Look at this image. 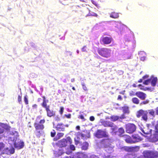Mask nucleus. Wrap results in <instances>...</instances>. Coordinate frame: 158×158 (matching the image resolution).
<instances>
[{
  "mask_svg": "<svg viewBox=\"0 0 158 158\" xmlns=\"http://www.w3.org/2000/svg\"><path fill=\"white\" fill-rule=\"evenodd\" d=\"M148 112L151 115L153 116L155 114V111L153 109H151L150 110H148Z\"/></svg>",
  "mask_w": 158,
  "mask_h": 158,
  "instance_id": "obj_37",
  "label": "nucleus"
},
{
  "mask_svg": "<svg viewBox=\"0 0 158 158\" xmlns=\"http://www.w3.org/2000/svg\"><path fill=\"white\" fill-rule=\"evenodd\" d=\"M89 119L91 121H93L94 120V117L93 116H91L90 117Z\"/></svg>",
  "mask_w": 158,
  "mask_h": 158,
  "instance_id": "obj_51",
  "label": "nucleus"
},
{
  "mask_svg": "<svg viewBox=\"0 0 158 158\" xmlns=\"http://www.w3.org/2000/svg\"><path fill=\"white\" fill-rule=\"evenodd\" d=\"M88 146V143L86 142H84L83 144L82 148L83 150H86L87 149Z\"/></svg>",
  "mask_w": 158,
  "mask_h": 158,
  "instance_id": "obj_29",
  "label": "nucleus"
},
{
  "mask_svg": "<svg viewBox=\"0 0 158 158\" xmlns=\"http://www.w3.org/2000/svg\"><path fill=\"white\" fill-rule=\"evenodd\" d=\"M75 141V143L76 145H77L79 143V141L78 140H77L76 139H74Z\"/></svg>",
  "mask_w": 158,
  "mask_h": 158,
  "instance_id": "obj_53",
  "label": "nucleus"
},
{
  "mask_svg": "<svg viewBox=\"0 0 158 158\" xmlns=\"http://www.w3.org/2000/svg\"><path fill=\"white\" fill-rule=\"evenodd\" d=\"M80 127L79 126H77L76 127V129L77 130H79L80 129Z\"/></svg>",
  "mask_w": 158,
  "mask_h": 158,
  "instance_id": "obj_62",
  "label": "nucleus"
},
{
  "mask_svg": "<svg viewBox=\"0 0 158 158\" xmlns=\"http://www.w3.org/2000/svg\"><path fill=\"white\" fill-rule=\"evenodd\" d=\"M136 95L142 100H144L146 98V94L141 92H138L136 93Z\"/></svg>",
  "mask_w": 158,
  "mask_h": 158,
  "instance_id": "obj_16",
  "label": "nucleus"
},
{
  "mask_svg": "<svg viewBox=\"0 0 158 158\" xmlns=\"http://www.w3.org/2000/svg\"><path fill=\"white\" fill-rule=\"evenodd\" d=\"M56 130L59 131H63L64 129V126L62 124L59 123L58 124L56 127Z\"/></svg>",
  "mask_w": 158,
  "mask_h": 158,
  "instance_id": "obj_23",
  "label": "nucleus"
},
{
  "mask_svg": "<svg viewBox=\"0 0 158 158\" xmlns=\"http://www.w3.org/2000/svg\"><path fill=\"white\" fill-rule=\"evenodd\" d=\"M32 107L34 108H36L37 107V105L36 104L33 105L32 106Z\"/></svg>",
  "mask_w": 158,
  "mask_h": 158,
  "instance_id": "obj_60",
  "label": "nucleus"
},
{
  "mask_svg": "<svg viewBox=\"0 0 158 158\" xmlns=\"http://www.w3.org/2000/svg\"><path fill=\"white\" fill-rule=\"evenodd\" d=\"M119 16L118 14L115 12H112L110 14V17L114 18H117Z\"/></svg>",
  "mask_w": 158,
  "mask_h": 158,
  "instance_id": "obj_28",
  "label": "nucleus"
},
{
  "mask_svg": "<svg viewBox=\"0 0 158 158\" xmlns=\"http://www.w3.org/2000/svg\"><path fill=\"white\" fill-rule=\"evenodd\" d=\"M98 52L102 56L107 58L110 56L111 51L106 48H102L98 49Z\"/></svg>",
  "mask_w": 158,
  "mask_h": 158,
  "instance_id": "obj_3",
  "label": "nucleus"
},
{
  "mask_svg": "<svg viewBox=\"0 0 158 158\" xmlns=\"http://www.w3.org/2000/svg\"><path fill=\"white\" fill-rule=\"evenodd\" d=\"M118 100H120L122 99L121 97V96L120 95H119L118 96Z\"/></svg>",
  "mask_w": 158,
  "mask_h": 158,
  "instance_id": "obj_59",
  "label": "nucleus"
},
{
  "mask_svg": "<svg viewBox=\"0 0 158 158\" xmlns=\"http://www.w3.org/2000/svg\"><path fill=\"white\" fill-rule=\"evenodd\" d=\"M156 113L158 115V107H157L156 109Z\"/></svg>",
  "mask_w": 158,
  "mask_h": 158,
  "instance_id": "obj_57",
  "label": "nucleus"
},
{
  "mask_svg": "<svg viewBox=\"0 0 158 158\" xmlns=\"http://www.w3.org/2000/svg\"><path fill=\"white\" fill-rule=\"evenodd\" d=\"M70 150L69 151H66V153L67 154H69L72 152V151H74L75 149V146L73 145H70Z\"/></svg>",
  "mask_w": 158,
  "mask_h": 158,
  "instance_id": "obj_27",
  "label": "nucleus"
},
{
  "mask_svg": "<svg viewBox=\"0 0 158 158\" xmlns=\"http://www.w3.org/2000/svg\"><path fill=\"white\" fill-rule=\"evenodd\" d=\"M8 125L3 123H0V134L2 133L4 131V129H7Z\"/></svg>",
  "mask_w": 158,
  "mask_h": 158,
  "instance_id": "obj_20",
  "label": "nucleus"
},
{
  "mask_svg": "<svg viewBox=\"0 0 158 158\" xmlns=\"http://www.w3.org/2000/svg\"><path fill=\"white\" fill-rule=\"evenodd\" d=\"M106 132L102 130H98L96 134V136L98 138L106 137Z\"/></svg>",
  "mask_w": 158,
  "mask_h": 158,
  "instance_id": "obj_11",
  "label": "nucleus"
},
{
  "mask_svg": "<svg viewBox=\"0 0 158 158\" xmlns=\"http://www.w3.org/2000/svg\"><path fill=\"white\" fill-rule=\"evenodd\" d=\"M64 158H77L76 156H75V155L73 157H68V156H66Z\"/></svg>",
  "mask_w": 158,
  "mask_h": 158,
  "instance_id": "obj_55",
  "label": "nucleus"
},
{
  "mask_svg": "<svg viewBox=\"0 0 158 158\" xmlns=\"http://www.w3.org/2000/svg\"><path fill=\"white\" fill-rule=\"evenodd\" d=\"M64 135V133H58L57 135H56L55 138H54V140H56L60 138H61Z\"/></svg>",
  "mask_w": 158,
  "mask_h": 158,
  "instance_id": "obj_26",
  "label": "nucleus"
},
{
  "mask_svg": "<svg viewBox=\"0 0 158 158\" xmlns=\"http://www.w3.org/2000/svg\"><path fill=\"white\" fill-rule=\"evenodd\" d=\"M119 117L117 116H113L110 117V118L112 121H114L118 119Z\"/></svg>",
  "mask_w": 158,
  "mask_h": 158,
  "instance_id": "obj_32",
  "label": "nucleus"
},
{
  "mask_svg": "<svg viewBox=\"0 0 158 158\" xmlns=\"http://www.w3.org/2000/svg\"><path fill=\"white\" fill-rule=\"evenodd\" d=\"M67 142H68L69 143L71 144L72 142V140L71 138L69 137H68L67 138V139H66Z\"/></svg>",
  "mask_w": 158,
  "mask_h": 158,
  "instance_id": "obj_38",
  "label": "nucleus"
},
{
  "mask_svg": "<svg viewBox=\"0 0 158 158\" xmlns=\"http://www.w3.org/2000/svg\"><path fill=\"white\" fill-rule=\"evenodd\" d=\"M129 95L131 96H133L136 95V93L134 91H131L129 92Z\"/></svg>",
  "mask_w": 158,
  "mask_h": 158,
  "instance_id": "obj_40",
  "label": "nucleus"
},
{
  "mask_svg": "<svg viewBox=\"0 0 158 158\" xmlns=\"http://www.w3.org/2000/svg\"><path fill=\"white\" fill-rule=\"evenodd\" d=\"M67 144V142L65 139H63L60 141L58 143V146L60 147H63L66 146Z\"/></svg>",
  "mask_w": 158,
  "mask_h": 158,
  "instance_id": "obj_13",
  "label": "nucleus"
},
{
  "mask_svg": "<svg viewBox=\"0 0 158 158\" xmlns=\"http://www.w3.org/2000/svg\"><path fill=\"white\" fill-rule=\"evenodd\" d=\"M19 136L18 133L15 131L13 134L10 135L8 139V143L12 145L14 144L15 147L18 149H21L24 146L23 142L18 139Z\"/></svg>",
  "mask_w": 158,
  "mask_h": 158,
  "instance_id": "obj_1",
  "label": "nucleus"
},
{
  "mask_svg": "<svg viewBox=\"0 0 158 158\" xmlns=\"http://www.w3.org/2000/svg\"><path fill=\"white\" fill-rule=\"evenodd\" d=\"M143 155L147 158H156L158 157V152L144 151L143 152Z\"/></svg>",
  "mask_w": 158,
  "mask_h": 158,
  "instance_id": "obj_4",
  "label": "nucleus"
},
{
  "mask_svg": "<svg viewBox=\"0 0 158 158\" xmlns=\"http://www.w3.org/2000/svg\"><path fill=\"white\" fill-rule=\"evenodd\" d=\"M132 101L134 103L136 104H138L139 102V100L137 98H133Z\"/></svg>",
  "mask_w": 158,
  "mask_h": 158,
  "instance_id": "obj_34",
  "label": "nucleus"
},
{
  "mask_svg": "<svg viewBox=\"0 0 158 158\" xmlns=\"http://www.w3.org/2000/svg\"><path fill=\"white\" fill-rule=\"evenodd\" d=\"M113 25L116 28L114 30L116 31L120 30L123 26V25L120 22H114L113 23Z\"/></svg>",
  "mask_w": 158,
  "mask_h": 158,
  "instance_id": "obj_10",
  "label": "nucleus"
},
{
  "mask_svg": "<svg viewBox=\"0 0 158 158\" xmlns=\"http://www.w3.org/2000/svg\"><path fill=\"white\" fill-rule=\"evenodd\" d=\"M139 149V147H136L134 148H133V150L135 151H137Z\"/></svg>",
  "mask_w": 158,
  "mask_h": 158,
  "instance_id": "obj_48",
  "label": "nucleus"
},
{
  "mask_svg": "<svg viewBox=\"0 0 158 158\" xmlns=\"http://www.w3.org/2000/svg\"><path fill=\"white\" fill-rule=\"evenodd\" d=\"M146 56H140V60L142 61H144L146 58Z\"/></svg>",
  "mask_w": 158,
  "mask_h": 158,
  "instance_id": "obj_44",
  "label": "nucleus"
},
{
  "mask_svg": "<svg viewBox=\"0 0 158 158\" xmlns=\"http://www.w3.org/2000/svg\"><path fill=\"white\" fill-rule=\"evenodd\" d=\"M24 102H25L26 104H28V100H27V96H25L24 97Z\"/></svg>",
  "mask_w": 158,
  "mask_h": 158,
  "instance_id": "obj_47",
  "label": "nucleus"
},
{
  "mask_svg": "<svg viewBox=\"0 0 158 158\" xmlns=\"http://www.w3.org/2000/svg\"><path fill=\"white\" fill-rule=\"evenodd\" d=\"M34 126L35 127L36 130L39 132V130H42L44 128V125L42 124H39L36 122L34 124Z\"/></svg>",
  "mask_w": 158,
  "mask_h": 158,
  "instance_id": "obj_21",
  "label": "nucleus"
},
{
  "mask_svg": "<svg viewBox=\"0 0 158 158\" xmlns=\"http://www.w3.org/2000/svg\"><path fill=\"white\" fill-rule=\"evenodd\" d=\"M64 110V108L63 107L61 106L60 107V114L62 115V114Z\"/></svg>",
  "mask_w": 158,
  "mask_h": 158,
  "instance_id": "obj_43",
  "label": "nucleus"
},
{
  "mask_svg": "<svg viewBox=\"0 0 158 158\" xmlns=\"http://www.w3.org/2000/svg\"><path fill=\"white\" fill-rule=\"evenodd\" d=\"M5 144L2 143H0V150H2L4 147Z\"/></svg>",
  "mask_w": 158,
  "mask_h": 158,
  "instance_id": "obj_42",
  "label": "nucleus"
},
{
  "mask_svg": "<svg viewBox=\"0 0 158 158\" xmlns=\"http://www.w3.org/2000/svg\"><path fill=\"white\" fill-rule=\"evenodd\" d=\"M21 95H19L18 97V100L19 102L20 103L21 102L22 99H21Z\"/></svg>",
  "mask_w": 158,
  "mask_h": 158,
  "instance_id": "obj_41",
  "label": "nucleus"
},
{
  "mask_svg": "<svg viewBox=\"0 0 158 158\" xmlns=\"http://www.w3.org/2000/svg\"><path fill=\"white\" fill-rule=\"evenodd\" d=\"M123 137L124 138H126L125 140L126 142L127 143H132V139L129 136L126 135H124Z\"/></svg>",
  "mask_w": 158,
  "mask_h": 158,
  "instance_id": "obj_25",
  "label": "nucleus"
},
{
  "mask_svg": "<svg viewBox=\"0 0 158 158\" xmlns=\"http://www.w3.org/2000/svg\"><path fill=\"white\" fill-rule=\"evenodd\" d=\"M149 128H152L153 129H155L156 131L158 132V120L156 122H152V123L148 125Z\"/></svg>",
  "mask_w": 158,
  "mask_h": 158,
  "instance_id": "obj_12",
  "label": "nucleus"
},
{
  "mask_svg": "<svg viewBox=\"0 0 158 158\" xmlns=\"http://www.w3.org/2000/svg\"><path fill=\"white\" fill-rule=\"evenodd\" d=\"M148 112L147 111H144L140 110L138 112L137 116L138 117H141L142 119L145 121H146L147 119V114Z\"/></svg>",
  "mask_w": 158,
  "mask_h": 158,
  "instance_id": "obj_6",
  "label": "nucleus"
},
{
  "mask_svg": "<svg viewBox=\"0 0 158 158\" xmlns=\"http://www.w3.org/2000/svg\"><path fill=\"white\" fill-rule=\"evenodd\" d=\"M118 132L120 133V135L124 133V131L123 128H121L118 129Z\"/></svg>",
  "mask_w": 158,
  "mask_h": 158,
  "instance_id": "obj_39",
  "label": "nucleus"
},
{
  "mask_svg": "<svg viewBox=\"0 0 158 158\" xmlns=\"http://www.w3.org/2000/svg\"><path fill=\"white\" fill-rule=\"evenodd\" d=\"M79 118L82 119H84V117L83 116V115H80L79 116Z\"/></svg>",
  "mask_w": 158,
  "mask_h": 158,
  "instance_id": "obj_56",
  "label": "nucleus"
},
{
  "mask_svg": "<svg viewBox=\"0 0 158 158\" xmlns=\"http://www.w3.org/2000/svg\"><path fill=\"white\" fill-rule=\"evenodd\" d=\"M104 158H111L110 156H106Z\"/></svg>",
  "mask_w": 158,
  "mask_h": 158,
  "instance_id": "obj_64",
  "label": "nucleus"
},
{
  "mask_svg": "<svg viewBox=\"0 0 158 158\" xmlns=\"http://www.w3.org/2000/svg\"><path fill=\"white\" fill-rule=\"evenodd\" d=\"M87 49V48L86 46H84L81 49V50L83 52H85L86 51Z\"/></svg>",
  "mask_w": 158,
  "mask_h": 158,
  "instance_id": "obj_45",
  "label": "nucleus"
},
{
  "mask_svg": "<svg viewBox=\"0 0 158 158\" xmlns=\"http://www.w3.org/2000/svg\"><path fill=\"white\" fill-rule=\"evenodd\" d=\"M77 158H88L87 154L84 153L78 152L75 155Z\"/></svg>",
  "mask_w": 158,
  "mask_h": 158,
  "instance_id": "obj_17",
  "label": "nucleus"
},
{
  "mask_svg": "<svg viewBox=\"0 0 158 158\" xmlns=\"http://www.w3.org/2000/svg\"><path fill=\"white\" fill-rule=\"evenodd\" d=\"M82 86L83 89L85 91L87 90V89L85 85L84 84H82Z\"/></svg>",
  "mask_w": 158,
  "mask_h": 158,
  "instance_id": "obj_49",
  "label": "nucleus"
},
{
  "mask_svg": "<svg viewBox=\"0 0 158 158\" xmlns=\"http://www.w3.org/2000/svg\"><path fill=\"white\" fill-rule=\"evenodd\" d=\"M123 112L124 113H129V111L128 107L124 106L123 107Z\"/></svg>",
  "mask_w": 158,
  "mask_h": 158,
  "instance_id": "obj_31",
  "label": "nucleus"
},
{
  "mask_svg": "<svg viewBox=\"0 0 158 158\" xmlns=\"http://www.w3.org/2000/svg\"><path fill=\"white\" fill-rule=\"evenodd\" d=\"M91 2L94 4L95 5V6H96V3L95 2L92 0H91Z\"/></svg>",
  "mask_w": 158,
  "mask_h": 158,
  "instance_id": "obj_58",
  "label": "nucleus"
},
{
  "mask_svg": "<svg viewBox=\"0 0 158 158\" xmlns=\"http://www.w3.org/2000/svg\"><path fill=\"white\" fill-rule=\"evenodd\" d=\"M139 57L143 56H146V54L144 51H141L139 52Z\"/></svg>",
  "mask_w": 158,
  "mask_h": 158,
  "instance_id": "obj_35",
  "label": "nucleus"
},
{
  "mask_svg": "<svg viewBox=\"0 0 158 158\" xmlns=\"http://www.w3.org/2000/svg\"><path fill=\"white\" fill-rule=\"evenodd\" d=\"M94 16L96 17H97L98 16V15H97L96 13H94V12H90L88 15H87V16Z\"/></svg>",
  "mask_w": 158,
  "mask_h": 158,
  "instance_id": "obj_36",
  "label": "nucleus"
},
{
  "mask_svg": "<svg viewBox=\"0 0 158 158\" xmlns=\"http://www.w3.org/2000/svg\"><path fill=\"white\" fill-rule=\"evenodd\" d=\"M148 102V100H146V101H143L142 102V103L144 104H147Z\"/></svg>",
  "mask_w": 158,
  "mask_h": 158,
  "instance_id": "obj_54",
  "label": "nucleus"
},
{
  "mask_svg": "<svg viewBox=\"0 0 158 158\" xmlns=\"http://www.w3.org/2000/svg\"><path fill=\"white\" fill-rule=\"evenodd\" d=\"M112 39L110 37H105L102 38V41L103 43L106 44H110L112 41Z\"/></svg>",
  "mask_w": 158,
  "mask_h": 158,
  "instance_id": "obj_15",
  "label": "nucleus"
},
{
  "mask_svg": "<svg viewBox=\"0 0 158 158\" xmlns=\"http://www.w3.org/2000/svg\"><path fill=\"white\" fill-rule=\"evenodd\" d=\"M65 116L68 118H70L71 117V115L70 114H65Z\"/></svg>",
  "mask_w": 158,
  "mask_h": 158,
  "instance_id": "obj_50",
  "label": "nucleus"
},
{
  "mask_svg": "<svg viewBox=\"0 0 158 158\" xmlns=\"http://www.w3.org/2000/svg\"><path fill=\"white\" fill-rule=\"evenodd\" d=\"M139 86L140 88V89L142 90H148L150 91H152V90L151 89L147 87H144V86H142L141 85H139Z\"/></svg>",
  "mask_w": 158,
  "mask_h": 158,
  "instance_id": "obj_30",
  "label": "nucleus"
},
{
  "mask_svg": "<svg viewBox=\"0 0 158 158\" xmlns=\"http://www.w3.org/2000/svg\"><path fill=\"white\" fill-rule=\"evenodd\" d=\"M156 131V133L154 134H152L150 136L151 140L153 142H155L158 140V134Z\"/></svg>",
  "mask_w": 158,
  "mask_h": 158,
  "instance_id": "obj_14",
  "label": "nucleus"
},
{
  "mask_svg": "<svg viewBox=\"0 0 158 158\" xmlns=\"http://www.w3.org/2000/svg\"><path fill=\"white\" fill-rule=\"evenodd\" d=\"M125 92V90H124L123 91H122L120 93V94H124V93Z\"/></svg>",
  "mask_w": 158,
  "mask_h": 158,
  "instance_id": "obj_61",
  "label": "nucleus"
},
{
  "mask_svg": "<svg viewBox=\"0 0 158 158\" xmlns=\"http://www.w3.org/2000/svg\"><path fill=\"white\" fill-rule=\"evenodd\" d=\"M143 80V78H142V79H140V80H139V82H142V80Z\"/></svg>",
  "mask_w": 158,
  "mask_h": 158,
  "instance_id": "obj_63",
  "label": "nucleus"
},
{
  "mask_svg": "<svg viewBox=\"0 0 158 158\" xmlns=\"http://www.w3.org/2000/svg\"><path fill=\"white\" fill-rule=\"evenodd\" d=\"M102 147L106 148H108V150H111L112 147H110V140L109 139H105L102 142Z\"/></svg>",
  "mask_w": 158,
  "mask_h": 158,
  "instance_id": "obj_8",
  "label": "nucleus"
},
{
  "mask_svg": "<svg viewBox=\"0 0 158 158\" xmlns=\"http://www.w3.org/2000/svg\"><path fill=\"white\" fill-rule=\"evenodd\" d=\"M46 110L47 112L48 116L49 117H51L54 115V114L53 112L52 111L50 110L49 109V108H46Z\"/></svg>",
  "mask_w": 158,
  "mask_h": 158,
  "instance_id": "obj_24",
  "label": "nucleus"
},
{
  "mask_svg": "<svg viewBox=\"0 0 158 158\" xmlns=\"http://www.w3.org/2000/svg\"><path fill=\"white\" fill-rule=\"evenodd\" d=\"M64 153V151L62 148H60L58 150L55 151L54 154L56 157H59V156L62 155L63 153Z\"/></svg>",
  "mask_w": 158,
  "mask_h": 158,
  "instance_id": "obj_22",
  "label": "nucleus"
},
{
  "mask_svg": "<svg viewBox=\"0 0 158 158\" xmlns=\"http://www.w3.org/2000/svg\"><path fill=\"white\" fill-rule=\"evenodd\" d=\"M102 125L104 127H112V129L113 131L115 132V131L117 129V127L115 126H114L113 124L112 123L110 122L109 121H105L102 120H101L100 122Z\"/></svg>",
  "mask_w": 158,
  "mask_h": 158,
  "instance_id": "obj_5",
  "label": "nucleus"
},
{
  "mask_svg": "<svg viewBox=\"0 0 158 158\" xmlns=\"http://www.w3.org/2000/svg\"><path fill=\"white\" fill-rule=\"evenodd\" d=\"M44 99L43 101V103L42 104V106L44 107L45 108V109H46V108H49V106H47V104L46 103L45 100V98L44 97Z\"/></svg>",
  "mask_w": 158,
  "mask_h": 158,
  "instance_id": "obj_33",
  "label": "nucleus"
},
{
  "mask_svg": "<svg viewBox=\"0 0 158 158\" xmlns=\"http://www.w3.org/2000/svg\"><path fill=\"white\" fill-rule=\"evenodd\" d=\"M5 152L7 154H13L15 152V149L12 147L10 148H6L5 149Z\"/></svg>",
  "mask_w": 158,
  "mask_h": 158,
  "instance_id": "obj_19",
  "label": "nucleus"
},
{
  "mask_svg": "<svg viewBox=\"0 0 158 158\" xmlns=\"http://www.w3.org/2000/svg\"><path fill=\"white\" fill-rule=\"evenodd\" d=\"M126 128L127 133H131L135 131L136 127L133 124L128 123L126 125Z\"/></svg>",
  "mask_w": 158,
  "mask_h": 158,
  "instance_id": "obj_7",
  "label": "nucleus"
},
{
  "mask_svg": "<svg viewBox=\"0 0 158 158\" xmlns=\"http://www.w3.org/2000/svg\"><path fill=\"white\" fill-rule=\"evenodd\" d=\"M51 136L52 137H53L55 135L56 132L55 131L53 130L51 132Z\"/></svg>",
  "mask_w": 158,
  "mask_h": 158,
  "instance_id": "obj_46",
  "label": "nucleus"
},
{
  "mask_svg": "<svg viewBox=\"0 0 158 158\" xmlns=\"http://www.w3.org/2000/svg\"><path fill=\"white\" fill-rule=\"evenodd\" d=\"M149 76L146 75L143 77V79L145 80L143 82V84L145 85H148L151 84L152 86L157 85L158 79L157 77L154 75H152L150 78H148Z\"/></svg>",
  "mask_w": 158,
  "mask_h": 158,
  "instance_id": "obj_2",
  "label": "nucleus"
},
{
  "mask_svg": "<svg viewBox=\"0 0 158 158\" xmlns=\"http://www.w3.org/2000/svg\"><path fill=\"white\" fill-rule=\"evenodd\" d=\"M149 124L147 125V128L148 129L147 130L145 128H143L142 127L140 128V130L141 131L142 133L141 132V133L144 135H149L150 133H152L153 129L152 128H149L148 127V125ZM145 137H147L148 136H145Z\"/></svg>",
  "mask_w": 158,
  "mask_h": 158,
  "instance_id": "obj_9",
  "label": "nucleus"
},
{
  "mask_svg": "<svg viewBox=\"0 0 158 158\" xmlns=\"http://www.w3.org/2000/svg\"><path fill=\"white\" fill-rule=\"evenodd\" d=\"M141 140V138L137 135H133L132 141V143L139 142Z\"/></svg>",
  "mask_w": 158,
  "mask_h": 158,
  "instance_id": "obj_18",
  "label": "nucleus"
},
{
  "mask_svg": "<svg viewBox=\"0 0 158 158\" xmlns=\"http://www.w3.org/2000/svg\"><path fill=\"white\" fill-rule=\"evenodd\" d=\"M45 121L44 119L41 120L40 122V124H43L44 123Z\"/></svg>",
  "mask_w": 158,
  "mask_h": 158,
  "instance_id": "obj_52",
  "label": "nucleus"
}]
</instances>
